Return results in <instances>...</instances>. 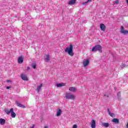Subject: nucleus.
<instances>
[{
  "instance_id": "obj_1",
  "label": "nucleus",
  "mask_w": 128,
  "mask_h": 128,
  "mask_svg": "<svg viewBox=\"0 0 128 128\" xmlns=\"http://www.w3.org/2000/svg\"><path fill=\"white\" fill-rule=\"evenodd\" d=\"M73 50L74 46H72V44H70L68 47L66 48L64 52L69 54L70 56H74V53Z\"/></svg>"
},
{
  "instance_id": "obj_2",
  "label": "nucleus",
  "mask_w": 128,
  "mask_h": 128,
  "mask_svg": "<svg viewBox=\"0 0 128 128\" xmlns=\"http://www.w3.org/2000/svg\"><path fill=\"white\" fill-rule=\"evenodd\" d=\"M102 46L100 45L95 46L92 48V52H102Z\"/></svg>"
},
{
  "instance_id": "obj_3",
  "label": "nucleus",
  "mask_w": 128,
  "mask_h": 128,
  "mask_svg": "<svg viewBox=\"0 0 128 128\" xmlns=\"http://www.w3.org/2000/svg\"><path fill=\"white\" fill-rule=\"evenodd\" d=\"M65 98L66 100H74V98H76V96L70 93H66Z\"/></svg>"
},
{
  "instance_id": "obj_4",
  "label": "nucleus",
  "mask_w": 128,
  "mask_h": 128,
  "mask_svg": "<svg viewBox=\"0 0 128 128\" xmlns=\"http://www.w3.org/2000/svg\"><path fill=\"white\" fill-rule=\"evenodd\" d=\"M62 110L58 108L56 110V116H62Z\"/></svg>"
},
{
  "instance_id": "obj_5",
  "label": "nucleus",
  "mask_w": 128,
  "mask_h": 128,
  "mask_svg": "<svg viewBox=\"0 0 128 128\" xmlns=\"http://www.w3.org/2000/svg\"><path fill=\"white\" fill-rule=\"evenodd\" d=\"M120 33L123 34H128V31L126 30H124V26H121L120 28Z\"/></svg>"
},
{
  "instance_id": "obj_6",
  "label": "nucleus",
  "mask_w": 128,
  "mask_h": 128,
  "mask_svg": "<svg viewBox=\"0 0 128 128\" xmlns=\"http://www.w3.org/2000/svg\"><path fill=\"white\" fill-rule=\"evenodd\" d=\"M90 64V60H86L83 62V66L84 68L86 66H88V64Z\"/></svg>"
},
{
  "instance_id": "obj_7",
  "label": "nucleus",
  "mask_w": 128,
  "mask_h": 128,
  "mask_svg": "<svg viewBox=\"0 0 128 128\" xmlns=\"http://www.w3.org/2000/svg\"><path fill=\"white\" fill-rule=\"evenodd\" d=\"M42 84H40L39 86H38L36 89V92H40L42 90Z\"/></svg>"
},
{
  "instance_id": "obj_8",
  "label": "nucleus",
  "mask_w": 128,
  "mask_h": 128,
  "mask_svg": "<svg viewBox=\"0 0 128 128\" xmlns=\"http://www.w3.org/2000/svg\"><path fill=\"white\" fill-rule=\"evenodd\" d=\"M100 28L102 32L106 30V26L104 24H100Z\"/></svg>"
},
{
  "instance_id": "obj_9",
  "label": "nucleus",
  "mask_w": 128,
  "mask_h": 128,
  "mask_svg": "<svg viewBox=\"0 0 128 128\" xmlns=\"http://www.w3.org/2000/svg\"><path fill=\"white\" fill-rule=\"evenodd\" d=\"M24 62V58L22 56H20L18 58V64H22Z\"/></svg>"
},
{
  "instance_id": "obj_10",
  "label": "nucleus",
  "mask_w": 128,
  "mask_h": 128,
  "mask_svg": "<svg viewBox=\"0 0 128 128\" xmlns=\"http://www.w3.org/2000/svg\"><path fill=\"white\" fill-rule=\"evenodd\" d=\"M91 128H96V120H91Z\"/></svg>"
},
{
  "instance_id": "obj_11",
  "label": "nucleus",
  "mask_w": 128,
  "mask_h": 128,
  "mask_svg": "<svg viewBox=\"0 0 128 128\" xmlns=\"http://www.w3.org/2000/svg\"><path fill=\"white\" fill-rule=\"evenodd\" d=\"M21 78L22 80H28V78L26 76V74H22Z\"/></svg>"
},
{
  "instance_id": "obj_12",
  "label": "nucleus",
  "mask_w": 128,
  "mask_h": 128,
  "mask_svg": "<svg viewBox=\"0 0 128 128\" xmlns=\"http://www.w3.org/2000/svg\"><path fill=\"white\" fill-rule=\"evenodd\" d=\"M16 104L18 106H20V108H26L25 106L20 104V103L16 101Z\"/></svg>"
},
{
  "instance_id": "obj_13",
  "label": "nucleus",
  "mask_w": 128,
  "mask_h": 128,
  "mask_svg": "<svg viewBox=\"0 0 128 128\" xmlns=\"http://www.w3.org/2000/svg\"><path fill=\"white\" fill-rule=\"evenodd\" d=\"M108 112L109 116H110L111 118H115L116 115L110 112V108H108Z\"/></svg>"
},
{
  "instance_id": "obj_14",
  "label": "nucleus",
  "mask_w": 128,
  "mask_h": 128,
  "mask_svg": "<svg viewBox=\"0 0 128 128\" xmlns=\"http://www.w3.org/2000/svg\"><path fill=\"white\" fill-rule=\"evenodd\" d=\"M56 86L57 88H62V86H66V84L64 83H60V84H56Z\"/></svg>"
},
{
  "instance_id": "obj_15",
  "label": "nucleus",
  "mask_w": 128,
  "mask_h": 128,
  "mask_svg": "<svg viewBox=\"0 0 128 128\" xmlns=\"http://www.w3.org/2000/svg\"><path fill=\"white\" fill-rule=\"evenodd\" d=\"M6 124V120L4 118H0V124L4 126Z\"/></svg>"
},
{
  "instance_id": "obj_16",
  "label": "nucleus",
  "mask_w": 128,
  "mask_h": 128,
  "mask_svg": "<svg viewBox=\"0 0 128 128\" xmlns=\"http://www.w3.org/2000/svg\"><path fill=\"white\" fill-rule=\"evenodd\" d=\"M14 111V108H12L10 109V110H5V112L7 114H12V112Z\"/></svg>"
},
{
  "instance_id": "obj_17",
  "label": "nucleus",
  "mask_w": 128,
  "mask_h": 128,
  "mask_svg": "<svg viewBox=\"0 0 128 128\" xmlns=\"http://www.w3.org/2000/svg\"><path fill=\"white\" fill-rule=\"evenodd\" d=\"M76 4V0H70L68 2V4L72 6V4Z\"/></svg>"
},
{
  "instance_id": "obj_18",
  "label": "nucleus",
  "mask_w": 128,
  "mask_h": 128,
  "mask_svg": "<svg viewBox=\"0 0 128 128\" xmlns=\"http://www.w3.org/2000/svg\"><path fill=\"white\" fill-rule=\"evenodd\" d=\"M112 122H114V124H118L120 122V120L118 118H114L112 120Z\"/></svg>"
},
{
  "instance_id": "obj_19",
  "label": "nucleus",
  "mask_w": 128,
  "mask_h": 128,
  "mask_svg": "<svg viewBox=\"0 0 128 128\" xmlns=\"http://www.w3.org/2000/svg\"><path fill=\"white\" fill-rule=\"evenodd\" d=\"M102 126L104 128H108L110 126V124L104 122L102 124Z\"/></svg>"
},
{
  "instance_id": "obj_20",
  "label": "nucleus",
  "mask_w": 128,
  "mask_h": 128,
  "mask_svg": "<svg viewBox=\"0 0 128 128\" xmlns=\"http://www.w3.org/2000/svg\"><path fill=\"white\" fill-rule=\"evenodd\" d=\"M50 60V56L48 55H46V57L44 59V61L46 62H48Z\"/></svg>"
},
{
  "instance_id": "obj_21",
  "label": "nucleus",
  "mask_w": 128,
  "mask_h": 128,
  "mask_svg": "<svg viewBox=\"0 0 128 128\" xmlns=\"http://www.w3.org/2000/svg\"><path fill=\"white\" fill-rule=\"evenodd\" d=\"M76 88L74 87H71L69 88V90H70V92H76Z\"/></svg>"
},
{
  "instance_id": "obj_22",
  "label": "nucleus",
  "mask_w": 128,
  "mask_h": 128,
  "mask_svg": "<svg viewBox=\"0 0 128 128\" xmlns=\"http://www.w3.org/2000/svg\"><path fill=\"white\" fill-rule=\"evenodd\" d=\"M16 115V113L14 112V111L11 113V116L12 118H14Z\"/></svg>"
},
{
  "instance_id": "obj_23",
  "label": "nucleus",
  "mask_w": 128,
  "mask_h": 128,
  "mask_svg": "<svg viewBox=\"0 0 128 128\" xmlns=\"http://www.w3.org/2000/svg\"><path fill=\"white\" fill-rule=\"evenodd\" d=\"M117 96H118V100H120V92H118L117 94Z\"/></svg>"
},
{
  "instance_id": "obj_24",
  "label": "nucleus",
  "mask_w": 128,
  "mask_h": 128,
  "mask_svg": "<svg viewBox=\"0 0 128 128\" xmlns=\"http://www.w3.org/2000/svg\"><path fill=\"white\" fill-rule=\"evenodd\" d=\"M32 68L35 70V68H36V64H32Z\"/></svg>"
},
{
  "instance_id": "obj_25",
  "label": "nucleus",
  "mask_w": 128,
  "mask_h": 128,
  "mask_svg": "<svg viewBox=\"0 0 128 128\" xmlns=\"http://www.w3.org/2000/svg\"><path fill=\"white\" fill-rule=\"evenodd\" d=\"M120 66L122 68H126V64L124 63V64H122V65H120Z\"/></svg>"
},
{
  "instance_id": "obj_26",
  "label": "nucleus",
  "mask_w": 128,
  "mask_h": 128,
  "mask_svg": "<svg viewBox=\"0 0 128 128\" xmlns=\"http://www.w3.org/2000/svg\"><path fill=\"white\" fill-rule=\"evenodd\" d=\"M119 2H120V1H118V0H116L115 1V4H118Z\"/></svg>"
},
{
  "instance_id": "obj_27",
  "label": "nucleus",
  "mask_w": 128,
  "mask_h": 128,
  "mask_svg": "<svg viewBox=\"0 0 128 128\" xmlns=\"http://www.w3.org/2000/svg\"><path fill=\"white\" fill-rule=\"evenodd\" d=\"M78 128V126H76V124H74L72 127V128Z\"/></svg>"
},
{
  "instance_id": "obj_28",
  "label": "nucleus",
  "mask_w": 128,
  "mask_h": 128,
  "mask_svg": "<svg viewBox=\"0 0 128 128\" xmlns=\"http://www.w3.org/2000/svg\"><path fill=\"white\" fill-rule=\"evenodd\" d=\"M88 2H84L83 4H88Z\"/></svg>"
},
{
  "instance_id": "obj_29",
  "label": "nucleus",
  "mask_w": 128,
  "mask_h": 128,
  "mask_svg": "<svg viewBox=\"0 0 128 128\" xmlns=\"http://www.w3.org/2000/svg\"><path fill=\"white\" fill-rule=\"evenodd\" d=\"M12 82V80H8L6 81V82Z\"/></svg>"
},
{
  "instance_id": "obj_30",
  "label": "nucleus",
  "mask_w": 128,
  "mask_h": 128,
  "mask_svg": "<svg viewBox=\"0 0 128 128\" xmlns=\"http://www.w3.org/2000/svg\"><path fill=\"white\" fill-rule=\"evenodd\" d=\"M104 96H106V98H110V96H108V95H104Z\"/></svg>"
},
{
  "instance_id": "obj_31",
  "label": "nucleus",
  "mask_w": 128,
  "mask_h": 128,
  "mask_svg": "<svg viewBox=\"0 0 128 128\" xmlns=\"http://www.w3.org/2000/svg\"><path fill=\"white\" fill-rule=\"evenodd\" d=\"M92 0H87V2H92Z\"/></svg>"
},
{
  "instance_id": "obj_32",
  "label": "nucleus",
  "mask_w": 128,
  "mask_h": 128,
  "mask_svg": "<svg viewBox=\"0 0 128 128\" xmlns=\"http://www.w3.org/2000/svg\"><path fill=\"white\" fill-rule=\"evenodd\" d=\"M10 86H7V87H6V89H7V90H10Z\"/></svg>"
},
{
  "instance_id": "obj_33",
  "label": "nucleus",
  "mask_w": 128,
  "mask_h": 128,
  "mask_svg": "<svg viewBox=\"0 0 128 128\" xmlns=\"http://www.w3.org/2000/svg\"><path fill=\"white\" fill-rule=\"evenodd\" d=\"M44 128H48V126H44Z\"/></svg>"
},
{
  "instance_id": "obj_34",
  "label": "nucleus",
  "mask_w": 128,
  "mask_h": 128,
  "mask_svg": "<svg viewBox=\"0 0 128 128\" xmlns=\"http://www.w3.org/2000/svg\"><path fill=\"white\" fill-rule=\"evenodd\" d=\"M126 2L127 4L128 5V0H126Z\"/></svg>"
},
{
  "instance_id": "obj_35",
  "label": "nucleus",
  "mask_w": 128,
  "mask_h": 128,
  "mask_svg": "<svg viewBox=\"0 0 128 128\" xmlns=\"http://www.w3.org/2000/svg\"><path fill=\"white\" fill-rule=\"evenodd\" d=\"M28 70H30V67H28Z\"/></svg>"
}]
</instances>
